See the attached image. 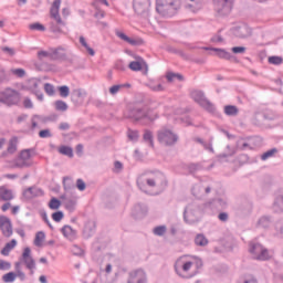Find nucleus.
<instances>
[{
	"instance_id": "obj_4",
	"label": "nucleus",
	"mask_w": 283,
	"mask_h": 283,
	"mask_svg": "<svg viewBox=\"0 0 283 283\" xmlns=\"http://www.w3.org/2000/svg\"><path fill=\"white\" fill-rule=\"evenodd\" d=\"M177 0H157V13L161 17H172L177 12Z\"/></svg>"
},
{
	"instance_id": "obj_5",
	"label": "nucleus",
	"mask_w": 283,
	"mask_h": 283,
	"mask_svg": "<svg viewBox=\"0 0 283 283\" xmlns=\"http://www.w3.org/2000/svg\"><path fill=\"white\" fill-rule=\"evenodd\" d=\"M0 103H4L7 106H15L20 103V93L13 88H6L0 92Z\"/></svg>"
},
{
	"instance_id": "obj_38",
	"label": "nucleus",
	"mask_w": 283,
	"mask_h": 283,
	"mask_svg": "<svg viewBox=\"0 0 283 283\" xmlns=\"http://www.w3.org/2000/svg\"><path fill=\"white\" fill-rule=\"evenodd\" d=\"M30 30H34V31H39V32H44L45 31V27H43V24H41V23H34V24H30Z\"/></svg>"
},
{
	"instance_id": "obj_59",
	"label": "nucleus",
	"mask_w": 283,
	"mask_h": 283,
	"mask_svg": "<svg viewBox=\"0 0 283 283\" xmlns=\"http://www.w3.org/2000/svg\"><path fill=\"white\" fill-rule=\"evenodd\" d=\"M116 66H117V70H119V71H124V65L122 64V62H120V61H119V62H117Z\"/></svg>"
},
{
	"instance_id": "obj_56",
	"label": "nucleus",
	"mask_w": 283,
	"mask_h": 283,
	"mask_svg": "<svg viewBox=\"0 0 283 283\" xmlns=\"http://www.w3.org/2000/svg\"><path fill=\"white\" fill-rule=\"evenodd\" d=\"M48 56H49L48 52H45V51L39 52V59H44V57H48Z\"/></svg>"
},
{
	"instance_id": "obj_1",
	"label": "nucleus",
	"mask_w": 283,
	"mask_h": 283,
	"mask_svg": "<svg viewBox=\"0 0 283 283\" xmlns=\"http://www.w3.org/2000/svg\"><path fill=\"white\" fill-rule=\"evenodd\" d=\"M174 268L177 276L189 280L198 275V272L202 269V261L198 256H179L175 261Z\"/></svg>"
},
{
	"instance_id": "obj_50",
	"label": "nucleus",
	"mask_w": 283,
	"mask_h": 283,
	"mask_svg": "<svg viewBox=\"0 0 283 283\" xmlns=\"http://www.w3.org/2000/svg\"><path fill=\"white\" fill-rule=\"evenodd\" d=\"M2 51H4V53L9 54V56H13V54H14L13 49H10V48H2Z\"/></svg>"
},
{
	"instance_id": "obj_53",
	"label": "nucleus",
	"mask_w": 283,
	"mask_h": 283,
	"mask_svg": "<svg viewBox=\"0 0 283 283\" xmlns=\"http://www.w3.org/2000/svg\"><path fill=\"white\" fill-rule=\"evenodd\" d=\"M151 91H155V92H163L164 91V86H161V84L157 85V86H153L151 87Z\"/></svg>"
},
{
	"instance_id": "obj_18",
	"label": "nucleus",
	"mask_w": 283,
	"mask_h": 283,
	"mask_svg": "<svg viewBox=\"0 0 283 283\" xmlns=\"http://www.w3.org/2000/svg\"><path fill=\"white\" fill-rule=\"evenodd\" d=\"M185 8L191 12H197L202 8V0H185Z\"/></svg>"
},
{
	"instance_id": "obj_9",
	"label": "nucleus",
	"mask_w": 283,
	"mask_h": 283,
	"mask_svg": "<svg viewBox=\"0 0 283 283\" xmlns=\"http://www.w3.org/2000/svg\"><path fill=\"white\" fill-rule=\"evenodd\" d=\"M191 98H193V101L198 103L200 107L206 108V111L210 113L214 112V106L212 105V103H210V101H207V98H205L201 91L191 92Z\"/></svg>"
},
{
	"instance_id": "obj_42",
	"label": "nucleus",
	"mask_w": 283,
	"mask_h": 283,
	"mask_svg": "<svg viewBox=\"0 0 283 283\" xmlns=\"http://www.w3.org/2000/svg\"><path fill=\"white\" fill-rule=\"evenodd\" d=\"M11 269V263L0 260V271H9Z\"/></svg>"
},
{
	"instance_id": "obj_7",
	"label": "nucleus",
	"mask_w": 283,
	"mask_h": 283,
	"mask_svg": "<svg viewBox=\"0 0 283 283\" xmlns=\"http://www.w3.org/2000/svg\"><path fill=\"white\" fill-rule=\"evenodd\" d=\"M158 115L155 112L148 111L147 108L132 111V118L136 122L144 120L145 124H149L155 120Z\"/></svg>"
},
{
	"instance_id": "obj_21",
	"label": "nucleus",
	"mask_w": 283,
	"mask_h": 283,
	"mask_svg": "<svg viewBox=\"0 0 283 283\" xmlns=\"http://www.w3.org/2000/svg\"><path fill=\"white\" fill-rule=\"evenodd\" d=\"M17 245L18 242L15 240H11V242L7 243L4 248H2V251H0V253H2V255L4 256H9L11 251H13V249H15Z\"/></svg>"
},
{
	"instance_id": "obj_63",
	"label": "nucleus",
	"mask_w": 283,
	"mask_h": 283,
	"mask_svg": "<svg viewBox=\"0 0 283 283\" xmlns=\"http://www.w3.org/2000/svg\"><path fill=\"white\" fill-rule=\"evenodd\" d=\"M7 178H9V179H15V178H18V176H17V175H7Z\"/></svg>"
},
{
	"instance_id": "obj_58",
	"label": "nucleus",
	"mask_w": 283,
	"mask_h": 283,
	"mask_svg": "<svg viewBox=\"0 0 283 283\" xmlns=\"http://www.w3.org/2000/svg\"><path fill=\"white\" fill-rule=\"evenodd\" d=\"M60 129L67 130L69 129V124L67 123L60 124Z\"/></svg>"
},
{
	"instance_id": "obj_61",
	"label": "nucleus",
	"mask_w": 283,
	"mask_h": 283,
	"mask_svg": "<svg viewBox=\"0 0 283 283\" xmlns=\"http://www.w3.org/2000/svg\"><path fill=\"white\" fill-rule=\"evenodd\" d=\"M115 168H116V169H122V164H120L119 161H116V163H115Z\"/></svg>"
},
{
	"instance_id": "obj_47",
	"label": "nucleus",
	"mask_w": 283,
	"mask_h": 283,
	"mask_svg": "<svg viewBox=\"0 0 283 283\" xmlns=\"http://www.w3.org/2000/svg\"><path fill=\"white\" fill-rule=\"evenodd\" d=\"M143 139H144L145 142H148V143H149V146H151V133L145 132V134L143 135Z\"/></svg>"
},
{
	"instance_id": "obj_41",
	"label": "nucleus",
	"mask_w": 283,
	"mask_h": 283,
	"mask_svg": "<svg viewBox=\"0 0 283 283\" xmlns=\"http://www.w3.org/2000/svg\"><path fill=\"white\" fill-rule=\"evenodd\" d=\"M274 154H276V149H270L268 150V153L263 154V156H261V159L263 161L268 160L270 157L274 156Z\"/></svg>"
},
{
	"instance_id": "obj_15",
	"label": "nucleus",
	"mask_w": 283,
	"mask_h": 283,
	"mask_svg": "<svg viewBox=\"0 0 283 283\" xmlns=\"http://www.w3.org/2000/svg\"><path fill=\"white\" fill-rule=\"evenodd\" d=\"M14 199L13 190L7 186H0V201L9 202Z\"/></svg>"
},
{
	"instance_id": "obj_52",
	"label": "nucleus",
	"mask_w": 283,
	"mask_h": 283,
	"mask_svg": "<svg viewBox=\"0 0 283 283\" xmlns=\"http://www.w3.org/2000/svg\"><path fill=\"white\" fill-rule=\"evenodd\" d=\"M10 210L11 214H18V212L20 211V206H13V208H11Z\"/></svg>"
},
{
	"instance_id": "obj_46",
	"label": "nucleus",
	"mask_w": 283,
	"mask_h": 283,
	"mask_svg": "<svg viewBox=\"0 0 283 283\" xmlns=\"http://www.w3.org/2000/svg\"><path fill=\"white\" fill-rule=\"evenodd\" d=\"M230 51H232L233 54H243L247 51V49L242 46H237V48L230 49Z\"/></svg>"
},
{
	"instance_id": "obj_3",
	"label": "nucleus",
	"mask_w": 283,
	"mask_h": 283,
	"mask_svg": "<svg viewBox=\"0 0 283 283\" xmlns=\"http://www.w3.org/2000/svg\"><path fill=\"white\" fill-rule=\"evenodd\" d=\"M61 4L62 0H55L50 7V19H53V21H55L50 23V31L55 33H62V28L66 25V23L62 20V17L60 15Z\"/></svg>"
},
{
	"instance_id": "obj_49",
	"label": "nucleus",
	"mask_w": 283,
	"mask_h": 283,
	"mask_svg": "<svg viewBox=\"0 0 283 283\" xmlns=\"http://www.w3.org/2000/svg\"><path fill=\"white\" fill-rule=\"evenodd\" d=\"M39 137L40 138H48V137H50V130L43 129V130L39 132Z\"/></svg>"
},
{
	"instance_id": "obj_6",
	"label": "nucleus",
	"mask_w": 283,
	"mask_h": 283,
	"mask_svg": "<svg viewBox=\"0 0 283 283\" xmlns=\"http://www.w3.org/2000/svg\"><path fill=\"white\" fill-rule=\"evenodd\" d=\"M249 253H251L253 260L256 261H268L272 258L270 252L259 243H251L249 247Z\"/></svg>"
},
{
	"instance_id": "obj_26",
	"label": "nucleus",
	"mask_w": 283,
	"mask_h": 283,
	"mask_svg": "<svg viewBox=\"0 0 283 283\" xmlns=\"http://www.w3.org/2000/svg\"><path fill=\"white\" fill-rule=\"evenodd\" d=\"M66 109H69V105L64 101H55V111L64 113Z\"/></svg>"
},
{
	"instance_id": "obj_57",
	"label": "nucleus",
	"mask_w": 283,
	"mask_h": 283,
	"mask_svg": "<svg viewBox=\"0 0 283 283\" xmlns=\"http://www.w3.org/2000/svg\"><path fill=\"white\" fill-rule=\"evenodd\" d=\"M71 181L70 177H64V188L69 189V182Z\"/></svg>"
},
{
	"instance_id": "obj_31",
	"label": "nucleus",
	"mask_w": 283,
	"mask_h": 283,
	"mask_svg": "<svg viewBox=\"0 0 283 283\" xmlns=\"http://www.w3.org/2000/svg\"><path fill=\"white\" fill-rule=\"evenodd\" d=\"M195 243L198 247H205V245H207V239L203 235L198 234V235H196Z\"/></svg>"
},
{
	"instance_id": "obj_62",
	"label": "nucleus",
	"mask_w": 283,
	"mask_h": 283,
	"mask_svg": "<svg viewBox=\"0 0 283 283\" xmlns=\"http://www.w3.org/2000/svg\"><path fill=\"white\" fill-rule=\"evenodd\" d=\"M39 282H41V283H46L45 276H40V277H39Z\"/></svg>"
},
{
	"instance_id": "obj_19",
	"label": "nucleus",
	"mask_w": 283,
	"mask_h": 283,
	"mask_svg": "<svg viewBox=\"0 0 283 283\" xmlns=\"http://www.w3.org/2000/svg\"><path fill=\"white\" fill-rule=\"evenodd\" d=\"M214 4L222 9L223 13H229L233 8V0H214Z\"/></svg>"
},
{
	"instance_id": "obj_60",
	"label": "nucleus",
	"mask_w": 283,
	"mask_h": 283,
	"mask_svg": "<svg viewBox=\"0 0 283 283\" xmlns=\"http://www.w3.org/2000/svg\"><path fill=\"white\" fill-rule=\"evenodd\" d=\"M27 118L25 115L18 116V123H22Z\"/></svg>"
},
{
	"instance_id": "obj_51",
	"label": "nucleus",
	"mask_w": 283,
	"mask_h": 283,
	"mask_svg": "<svg viewBox=\"0 0 283 283\" xmlns=\"http://www.w3.org/2000/svg\"><path fill=\"white\" fill-rule=\"evenodd\" d=\"M219 220H221V222H226L228 220V214L224 212L219 213Z\"/></svg>"
},
{
	"instance_id": "obj_22",
	"label": "nucleus",
	"mask_w": 283,
	"mask_h": 283,
	"mask_svg": "<svg viewBox=\"0 0 283 283\" xmlns=\"http://www.w3.org/2000/svg\"><path fill=\"white\" fill-rule=\"evenodd\" d=\"M44 241H45V233L36 232V235L34 238V245H36V248H42Z\"/></svg>"
},
{
	"instance_id": "obj_24",
	"label": "nucleus",
	"mask_w": 283,
	"mask_h": 283,
	"mask_svg": "<svg viewBox=\"0 0 283 283\" xmlns=\"http://www.w3.org/2000/svg\"><path fill=\"white\" fill-rule=\"evenodd\" d=\"M223 113L228 116H235V115H238V107L228 105V106L223 107Z\"/></svg>"
},
{
	"instance_id": "obj_23",
	"label": "nucleus",
	"mask_w": 283,
	"mask_h": 283,
	"mask_svg": "<svg viewBox=\"0 0 283 283\" xmlns=\"http://www.w3.org/2000/svg\"><path fill=\"white\" fill-rule=\"evenodd\" d=\"M61 206H62V202L55 198L50 199V202H48V208L50 210H59Z\"/></svg>"
},
{
	"instance_id": "obj_20",
	"label": "nucleus",
	"mask_w": 283,
	"mask_h": 283,
	"mask_svg": "<svg viewBox=\"0 0 283 283\" xmlns=\"http://www.w3.org/2000/svg\"><path fill=\"white\" fill-rule=\"evenodd\" d=\"M15 151H18V138L13 137L11 138V140H9V145L7 147V153H4V156H7V154L13 155L15 154Z\"/></svg>"
},
{
	"instance_id": "obj_17",
	"label": "nucleus",
	"mask_w": 283,
	"mask_h": 283,
	"mask_svg": "<svg viewBox=\"0 0 283 283\" xmlns=\"http://www.w3.org/2000/svg\"><path fill=\"white\" fill-rule=\"evenodd\" d=\"M115 35H116L119 40H122V41L128 43V45H134V46H136V45H139V44L142 43V41H140L139 39L128 38V36H127L126 34H124V32H122V31H116V32H115Z\"/></svg>"
},
{
	"instance_id": "obj_45",
	"label": "nucleus",
	"mask_w": 283,
	"mask_h": 283,
	"mask_svg": "<svg viewBox=\"0 0 283 283\" xmlns=\"http://www.w3.org/2000/svg\"><path fill=\"white\" fill-rule=\"evenodd\" d=\"M128 139L130 140H137L138 139V132L136 130H128Z\"/></svg>"
},
{
	"instance_id": "obj_55",
	"label": "nucleus",
	"mask_w": 283,
	"mask_h": 283,
	"mask_svg": "<svg viewBox=\"0 0 283 283\" xmlns=\"http://www.w3.org/2000/svg\"><path fill=\"white\" fill-rule=\"evenodd\" d=\"M242 283H255V280L252 276H249L248 279H244Z\"/></svg>"
},
{
	"instance_id": "obj_35",
	"label": "nucleus",
	"mask_w": 283,
	"mask_h": 283,
	"mask_svg": "<svg viewBox=\"0 0 283 283\" xmlns=\"http://www.w3.org/2000/svg\"><path fill=\"white\" fill-rule=\"evenodd\" d=\"M43 90L45 91V94H48V96L54 95V86H52V84H44Z\"/></svg>"
},
{
	"instance_id": "obj_28",
	"label": "nucleus",
	"mask_w": 283,
	"mask_h": 283,
	"mask_svg": "<svg viewBox=\"0 0 283 283\" xmlns=\"http://www.w3.org/2000/svg\"><path fill=\"white\" fill-rule=\"evenodd\" d=\"M166 78L168 82H174V81H184L182 75H179L177 73H168L166 75Z\"/></svg>"
},
{
	"instance_id": "obj_30",
	"label": "nucleus",
	"mask_w": 283,
	"mask_h": 283,
	"mask_svg": "<svg viewBox=\"0 0 283 283\" xmlns=\"http://www.w3.org/2000/svg\"><path fill=\"white\" fill-rule=\"evenodd\" d=\"M15 273L9 272L4 274V276H2V281H4V283H13L15 281Z\"/></svg>"
},
{
	"instance_id": "obj_44",
	"label": "nucleus",
	"mask_w": 283,
	"mask_h": 283,
	"mask_svg": "<svg viewBox=\"0 0 283 283\" xmlns=\"http://www.w3.org/2000/svg\"><path fill=\"white\" fill-rule=\"evenodd\" d=\"M62 219H64V213H62V211L53 213V221L59 223L62 221Z\"/></svg>"
},
{
	"instance_id": "obj_36",
	"label": "nucleus",
	"mask_w": 283,
	"mask_h": 283,
	"mask_svg": "<svg viewBox=\"0 0 283 283\" xmlns=\"http://www.w3.org/2000/svg\"><path fill=\"white\" fill-rule=\"evenodd\" d=\"M11 74L15 75L18 78L24 77V70L22 69H11Z\"/></svg>"
},
{
	"instance_id": "obj_25",
	"label": "nucleus",
	"mask_w": 283,
	"mask_h": 283,
	"mask_svg": "<svg viewBox=\"0 0 283 283\" xmlns=\"http://www.w3.org/2000/svg\"><path fill=\"white\" fill-rule=\"evenodd\" d=\"M59 151H60V154H62L69 158H73V149H71V147H69V146H60Z\"/></svg>"
},
{
	"instance_id": "obj_33",
	"label": "nucleus",
	"mask_w": 283,
	"mask_h": 283,
	"mask_svg": "<svg viewBox=\"0 0 283 283\" xmlns=\"http://www.w3.org/2000/svg\"><path fill=\"white\" fill-rule=\"evenodd\" d=\"M282 62H283V60L279 56H270L268 59V63H270L272 65H281Z\"/></svg>"
},
{
	"instance_id": "obj_64",
	"label": "nucleus",
	"mask_w": 283,
	"mask_h": 283,
	"mask_svg": "<svg viewBox=\"0 0 283 283\" xmlns=\"http://www.w3.org/2000/svg\"><path fill=\"white\" fill-rule=\"evenodd\" d=\"M111 271H112V266L108 264V265L106 266V273H111Z\"/></svg>"
},
{
	"instance_id": "obj_43",
	"label": "nucleus",
	"mask_w": 283,
	"mask_h": 283,
	"mask_svg": "<svg viewBox=\"0 0 283 283\" xmlns=\"http://www.w3.org/2000/svg\"><path fill=\"white\" fill-rule=\"evenodd\" d=\"M59 91H60V96L64 98L69 97V86H60Z\"/></svg>"
},
{
	"instance_id": "obj_37",
	"label": "nucleus",
	"mask_w": 283,
	"mask_h": 283,
	"mask_svg": "<svg viewBox=\"0 0 283 283\" xmlns=\"http://www.w3.org/2000/svg\"><path fill=\"white\" fill-rule=\"evenodd\" d=\"M123 87H128V84L111 86V95L117 94V92H119V90H122Z\"/></svg>"
},
{
	"instance_id": "obj_34",
	"label": "nucleus",
	"mask_w": 283,
	"mask_h": 283,
	"mask_svg": "<svg viewBox=\"0 0 283 283\" xmlns=\"http://www.w3.org/2000/svg\"><path fill=\"white\" fill-rule=\"evenodd\" d=\"M22 106L27 109H32L34 107L32 99L24 97V99H22Z\"/></svg>"
},
{
	"instance_id": "obj_39",
	"label": "nucleus",
	"mask_w": 283,
	"mask_h": 283,
	"mask_svg": "<svg viewBox=\"0 0 283 283\" xmlns=\"http://www.w3.org/2000/svg\"><path fill=\"white\" fill-rule=\"evenodd\" d=\"M153 232H155V235L157 237H163L166 233V227L160 226L155 228V230H153Z\"/></svg>"
},
{
	"instance_id": "obj_16",
	"label": "nucleus",
	"mask_w": 283,
	"mask_h": 283,
	"mask_svg": "<svg viewBox=\"0 0 283 283\" xmlns=\"http://www.w3.org/2000/svg\"><path fill=\"white\" fill-rule=\"evenodd\" d=\"M127 283H145V272L143 270H136L128 275Z\"/></svg>"
},
{
	"instance_id": "obj_48",
	"label": "nucleus",
	"mask_w": 283,
	"mask_h": 283,
	"mask_svg": "<svg viewBox=\"0 0 283 283\" xmlns=\"http://www.w3.org/2000/svg\"><path fill=\"white\" fill-rule=\"evenodd\" d=\"M0 209H2V212H7L10 209H13V206H11V202H6L4 205H2V207H0Z\"/></svg>"
},
{
	"instance_id": "obj_10",
	"label": "nucleus",
	"mask_w": 283,
	"mask_h": 283,
	"mask_svg": "<svg viewBox=\"0 0 283 283\" xmlns=\"http://www.w3.org/2000/svg\"><path fill=\"white\" fill-rule=\"evenodd\" d=\"M159 143L166 146H172L177 143V135L168 129H161L158 135Z\"/></svg>"
},
{
	"instance_id": "obj_40",
	"label": "nucleus",
	"mask_w": 283,
	"mask_h": 283,
	"mask_svg": "<svg viewBox=\"0 0 283 283\" xmlns=\"http://www.w3.org/2000/svg\"><path fill=\"white\" fill-rule=\"evenodd\" d=\"M75 188H76L77 190H80V191H85V188H86L85 181H83V179H77V180L75 181Z\"/></svg>"
},
{
	"instance_id": "obj_2",
	"label": "nucleus",
	"mask_w": 283,
	"mask_h": 283,
	"mask_svg": "<svg viewBox=\"0 0 283 283\" xmlns=\"http://www.w3.org/2000/svg\"><path fill=\"white\" fill-rule=\"evenodd\" d=\"M166 186V178L161 172H149L138 178V188L145 193H149L150 189Z\"/></svg>"
},
{
	"instance_id": "obj_12",
	"label": "nucleus",
	"mask_w": 283,
	"mask_h": 283,
	"mask_svg": "<svg viewBox=\"0 0 283 283\" xmlns=\"http://www.w3.org/2000/svg\"><path fill=\"white\" fill-rule=\"evenodd\" d=\"M0 230H2L4 238H11L13 235V228L9 218L0 217Z\"/></svg>"
},
{
	"instance_id": "obj_13",
	"label": "nucleus",
	"mask_w": 283,
	"mask_h": 283,
	"mask_svg": "<svg viewBox=\"0 0 283 283\" xmlns=\"http://www.w3.org/2000/svg\"><path fill=\"white\" fill-rule=\"evenodd\" d=\"M128 70L134 72L145 71V73H147V63L143 57L136 56V61L128 63Z\"/></svg>"
},
{
	"instance_id": "obj_27",
	"label": "nucleus",
	"mask_w": 283,
	"mask_h": 283,
	"mask_svg": "<svg viewBox=\"0 0 283 283\" xmlns=\"http://www.w3.org/2000/svg\"><path fill=\"white\" fill-rule=\"evenodd\" d=\"M80 42H81V45H83V48H85V50L87 51L90 56H94V50L92 48H90V45L87 44V41L85 40L84 36L80 38Z\"/></svg>"
},
{
	"instance_id": "obj_29",
	"label": "nucleus",
	"mask_w": 283,
	"mask_h": 283,
	"mask_svg": "<svg viewBox=\"0 0 283 283\" xmlns=\"http://www.w3.org/2000/svg\"><path fill=\"white\" fill-rule=\"evenodd\" d=\"M212 51L217 52V56H219L220 59H224V60L230 59V53H228L226 50L212 49Z\"/></svg>"
},
{
	"instance_id": "obj_32",
	"label": "nucleus",
	"mask_w": 283,
	"mask_h": 283,
	"mask_svg": "<svg viewBox=\"0 0 283 283\" xmlns=\"http://www.w3.org/2000/svg\"><path fill=\"white\" fill-rule=\"evenodd\" d=\"M62 234L64 235V238H72L73 237V229H71V227L69 226H64V228H62Z\"/></svg>"
},
{
	"instance_id": "obj_54",
	"label": "nucleus",
	"mask_w": 283,
	"mask_h": 283,
	"mask_svg": "<svg viewBox=\"0 0 283 283\" xmlns=\"http://www.w3.org/2000/svg\"><path fill=\"white\" fill-rule=\"evenodd\" d=\"M75 153L76 154H83V145L75 146Z\"/></svg>"
},
{
	"instance_id": "obj_14",
	"label": "nucleus",
	"mask_w": 283,
	"mask_h": 283,
	"mask_svg": "<svg viewBox=\"0 0 283 283\" xmlns=\"http://www.w3.org/2000/svg\"><path fill=\"white\" fill-rule=\"evenodd\" d=\"M31 253L32 251L30 250V248H24V250L22 251V262H24L27 269L34 270L35 263L34 259H32Z\"/></svg>"
},
{
	"instance_id": "obj_11",
	"label": "nucleus",
	"mask_w": 283,
	"mask_h": 283,
	"mask_svg": "<svg viewBox=\"0 0 283 283\" xmlns=\"http://www.w3.org/2000/svg\"><path fill=\"white\" fill-rule=\"evenodd\" d=\"M149 0H134V11L138 15H145L149 12Z\"/></svg>"
},
{
	"instance_id": "obj_8",
	"label": "nucleus",
	"mask_w": 283,
	"mask_h": 283,
	"mask_svg": "<svg viewBox=\"0 0 283 283\" xmlns=\"http://www.w3.org/2000/svg\"><path fill=\"white\" fill-rule=\"evenodd\" d=\"M32 166V155L30 154V150H22L20 151V155L15 157L12 161L13 168H27Z\"/></svg>"
}]
</instances>
